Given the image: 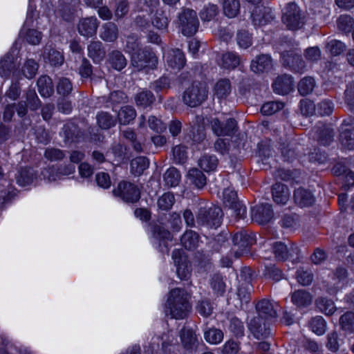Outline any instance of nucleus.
<instances>
[{
	"label": "nucleus",
	"instance_id": "nucleus-1",
	"mask_svg": "<svg viewBox=\"0 0 354 354\" xmlns=\"http://www.w3.org/2000/svg\"><path fill=\"white\" fill-rule=\"evenodd\" d=\"M189 299V297L185 290L178 288L172 289L166 303L167 313L176 319L186 318L192 309Z\"/></svg>",
	"mask_w": 354,
	"mask_h": 354
},
{
	"label": "nucleus",
	"instance_id": "nucleus-2",
	"mask_svg": "<svg viewBox=\"0 0 354 354\" xmlns=\"http://www.w3.org/2000/svg\"><path fill=\"white\" fill-rule=\"evenodd\" d=\"M282 21L289 30H296L305 24L306 15L295 2H290L284 8Z\"/></svg>",
	"mask_w": 354,
	"mask_h": 354
},
{
	"label": "nucleus",
	"instance_id": "nucleus-3",
	"mask_svg": "<svg viewBox=\"0 0 354 354\" xmlns=\"http://www.w3.org/2000/svg\"><path fill=\"white\" fill-rule=\"evenodd\" d=\"M208 89L205 83L194 82L183 93V102L190 107H196L206 100Z\"/></svg>",
	"mask_w": 354,
	"mask_h": 354
},
{
	"label": "nucleus",
	"instance_id": "nucleus-4",
	"mask_svg": "<svg viewBox=\"0 0 354 354\" xmlns=\"http://www.w3.org/2000/svg\"><path fill=\"white\" fill-rule=\"evenodd\" d=\"M222 209L218 207H201L196 216V223L199 226L218 227L221 223Z\"/></svg>",
	"mask_w": 354,
	"mask_h": 354
},
{
	"label": "nucleus",
	"instance_id": "nucleus-5",
	"mask_svg": "<svg viewBox=\"0 0 354 354\" xmlns=\"http://www.w3.org/2000/svg\"><path fill=\"white\" fill-rule=\"evenodd\" d=\"M131 64L138 71L145 68H154L158 64V57L148 47H145L131 56Z\"/></svg>",
	"mask_w": 354,
	"mask_h": 354
},
{
	"label": "nucleus",
	"instance_id": "nucleus-6",
	"mask_svg": "<svg viewBox=\"0 0 354 354\" xmlns=\"http://www.w3.org/2000/svg\"><path fill=\"white\" fill-rule=\"evenodd\" d=\"M256 241L254 234L247 231H240L234 234L232 236L233 248L232 251L234 256L239 258L245 254H248L250 246Z\"/></svg>",
	"mask_w": 354,
	"mask_h": 354
},
{
	"label": "nucleus",
	"instance_id": "nucleus-7",
	"mask_svg": "<svg viewBox=\"0 0 354 354\" xmlns=\"http://www.w3.org/2000/svg\"><path fill=\"white\" fill-rule=\"evenodd\" d=\"M179 24L182 33L190 37L198 30L199 21L196 11L185 8L178 15Z\"/></svg>",
	"mask_w": 354,
	"mask_h": 354
},
{
	"label": "nucleus",
	"instance_id": "nucleus-8",
	"mask_svg": "<svg viewBox=\"0 0 354 354\" xmlns=\"http://www.w3.org/2000/svg\"><path fill=\"white\" fill-rule=\"evenodd\" d=\"M113 193L115 196L128 203H136L140 197V192L137 186L128 181L119 183L117 188L113 190Z\"/></svg>",
	"mask_w": 354,
	"mask_h": 354
},
{
	"label": "nucleus",
	"instance_id": "nucleus-9",
	"mask_svg": "<svg viewBox=\"0 0 354 354\" xmlns=\"http://www.w3.org/2000/svg\"><path fill=\"white\" fill-rule=\"evenodd\" d=\"M283 64L288 67L290 70L302 73L306 68V63L303 60L299 52L296 49L289 50L284 49L281 53Z\"/></svg>",
	"mask_w": 354,
	"mask_h": 354
},
{
	"label": "nucleus",
	"instance_id": "nucleus-10",
	"mask_svg": "<svg viewBox=\"0 0 354 354\" xmlns=\"http://www.w3.org/2000/svg\"><path fill=\"white\" fill-rule=\"evenodd\" d=\"M223 203L239 218H242L246 213L245 207L238 201L236 192L231 189L223 191Z\"/></svg>",
	"mask_w": 354,
	"mask_h": 354
},
{
	"label": "nucleus",
	"instance_id": "nucleus-11",
	"mask_svg": "<svg viewBox=\"0 0 354 354\" xmlns=\"http://www.w3.org/2000/svg\"><path fill=\"white\" fill-rule=\"evenodd\" d=\"M313 137L323 145H329L334 140L333 128L328 124L318 122L312 130Z\"/></svg>",
	"mask_w": 354,
	"mask_h": 354
},
{
	"label": "nucleus",
	"instance_id": "nucleus-12",
	"mask_svg": "<svg viewBox=\"0 0 354 354\" xmlns=\"http://www.w3.org/2000/svg\"><path fill=\"white\" fill-rule=\"evenodd\" d=\"M211 127L213 132L218 136H232L236 131L237 123L233 118H229L223 123L217 118L211 120Z\"/></svg>",
	"mask_w": 354,
	"mask_h": 354
},
{
	"label": "nucleus",
	"instance_id": "nucleus-13",
	"mask_svg": "<svg viewBox=\"0 0 354 354\" xmlns=\"http://www.w3.org/2000/svg\"><path fill=\"white\" fill-rule=\"evenodd\" d=\"M268 320L261 317H254L249 324V329L257 339H266L272 334Z\"/></svg>",
	"mask_w": 354,
	"mask_h": 354
},
{
	"label": "nucleus",
	"instance_id": "nucleus-14",
	"mask_svg": "<svg viewBox=\"0 0 354 354\" xmlns=\"http://www.w3.org/2000/svg\"><path fill=\"white\" fill-rule=\"evenodd\" d=\"M172 259L176 267V272L180 279H186L190 273V266L184 251L176 249L172 252Z\"/></svg>",
	"mask_w": 354,
	"mask_h": 354
},
{
	"label": "nucleus",
	"instance_id": "nucleus-15",
	"mask_svg": "<svg viewBox=\"0 0 354 354\" xmlns=\"http://www.w3.org/2000/svg\"><path fill=\"white\" fill-rule=\"evenodd\" d=\"M273 215L272 205L268 203L257 205L251 209L252 219L261 225L268 223Z\"/></svg>",
	"mask_w": 354,
	"mask_h": 354
},
{
	"label": "nucleus",
	"instance_id": "nucleus-16",
	"mask_svg": "<svg viewBox=\"0 0 354 354\" xmlns=\"http://www.w3.org/2000/svg\"><path fill=\"white\" fill-rule=\"evenodd\" d=\"M251 18L254 26H262L271 22L274 17L270 8L257 6L252 11Z\"/></svg>",
	"mask_w": 354,
	"mask_h": 354
},
{
	"label": "nucleus",
	"instance_id": "nucleus-17",
	"mask_svg": "<svg viewBox=\"0 0 354 354\" xmlns=\"http://www.w3.org/2000/svg\"><path fill=\"white\" fill-rule=\"evenodd\" d=\"M99 24L95 17L82 18L77 24V31L83 37H91L96 34Z\"/></svg>",
	"mask_w": 354,
	"mask_h": 354
},
{
	"label": "nucleus",
	"instance_id": "nucleus-18",
	"mask_svg": "<svg viewBox=\"0 0 354 354\" xmlns=\"http://www.w3.org/2000/svg\"><path fill=\"white\" fill-rule=\"evenodd\" d=\"M339 141L344 149L354 150V122H343L340 127Z\"/></svg>",
	"mask_w": 354,
	"mask_h": 354
},
{
	"label": "nucleus",
	"instance_id": "nucleus-19",
	"mask_svg": "<svg viewBox=\"0 0 354 354\" xmlns=\"http://www.w3.org/2000/svg\"><path fill=\"white\" fill-rule=\"evenodd\" d=\"M277 305H274L269 300L262 299L256 306L258 312L257 317H261L266 320L275 319L277 316Z\"/></svg>",
	"mask_w": 354,
	"mask_h": 354
},
{
	"label": "nucleus",
	"instance_id": "nucleus-20",
	"mask_svg": "<svg viewBox=\"0 0 354 354\" xmlns=\"http://www.w3.org/2000/svg\"><path fill=\"white\" fill-rule=\"evenodd\" d=\"M272 67V59L268 55L257 56L252 60L250 69L255 73H261L269 71Z\"/></svg>",
	"mask_w": 354,
	"mask_h": 354
},
{
	"label": "nucleus",
	"instance_id": "nucleus-21",
	"mask_svg": "<svg viewBox=\"0 0 354 354\" xmlns=\"http://www.w3.org/2000/svg\"><path fill=\"white\" fill-rule=\"evenodd\" d=\"M166 63L168 67L173 70L181 69L185 64V58L183 53L179 49L171 50L167 57Z\"/></svg>",
	"mask_w": 354,
	"mask_h": 354
},
{
	"label": "nucleus",
	"instance_id": "nucleus-22",
	"mask_svg": "<svg viewBox=\"0 0 354 354\" xmlns=\"http://www.w3.org/2000/svg\"><path fill=\"white\" fill-rule=\"evenodd\" d=\"M293 80L290 75L278 77L272 84L274 91L279 95H286L292 90Z\"/></svg>",
	"mask_w": 354,
	"mask_h": 354
},
{
	"label": "nucleus",
	"instance_id": "nucleus-23",
	"mask_svg": "<svg viewBox=\"0 0 354 354\" xmlns=\"http://www.w3.org/2000/svg\"><path fill=\"white\" fill-rule=\"evenodd\" d=\"M272 193L273 200L277 204H286L290 197L288 187L279 183H277L272 186Z\"/></svg>",
	"mask_w": 354,
	"mask_h": 354
},
{
	"label": "nucleus",
	"instance_id": "nucleus-24",
	"mask_svg": "<svg viewBox=\"0 0 354 354\" xmlns=\"http://www.w3.org/2000/svg\"><path fill=\"white\" fill-rule=\"evenodd\" d=\"M88 56L94 63H100L105 57L106 51L103 44L100 41H91L87 47Z\"/></svg>",
	"mask_w": 354,
	"mask_h": 354
},
{
	"label": "nucleus",
	"instance_id": "nucleus-25",
	"mask_svg": "<svg viewBox=\"0 0 354 354\" xmlns=\"http://www.w3.org/2000/svg\"><path fill=\"white\" fill-rule=\"evenodd\" d=\"M294 201L300 207H308L315 201L313 194L308 189L299 187L295 190Z\"/></svg>",
	"mask_w": 354,
	"mask_h": 354
},
{
	"label": "nucleus",
	"instance_id": "nucleus-26",
	"mask_svg": "<svg viewBox=\"0 0 354 354\" xmlns=\"http://www.w3.org/2000/svg\"><path fill=\"white\" fill-rule=\"evenodd\" d=\"M119 30L113 22H106L101 28L100 37L104 41L113 42L118 37Z\"/></svg>",
	"mask_w": 354,
	"mask_h": 354
},
{
	"label": "nucleus",
	"instance_id": "nucleus-27",
	"mask_svg": "<svg viewBox=\"0 0 354 354\" xmlns=\"http://www.w3.org/2000/svg\"><path fill=\"white\" fill-rule=\"evenodd\" d=\"M180 337L182 344L187 349H193L198 344L197 337L190 328H183L180 332Z\"/></svg>",
	"mask_w": 354,
	"mask_h": 354
},
{
	"label": "nucleus",
	"instance_id": "nucleus-28",
	"mask_svg": "<svg viewBox=\"0 0 354 354\" xmlns=\"http://www.w3.org/2000/svg\"><path fill=\"white\" fill-rule=\"evenodd\" d=\"M61 133L64 137V142L66 144L77 142L81 136L78 127L73 123L64 124Z\"/></svg>",
	"mask_w": 354,
	"mask_h": 354
},
{
	"label": "nucleus",
	"instance_id": "nucleus-29",
	"mask_svg": "<svg viewBox=\"0 0 354 354\" xmlns=\"http://www.w3.org/2000/svg\"><path fill=\"white\" fill-rule=\"evenodd\" d=\"M312 299V295L304 290L295 291L291 296L292 302L298 307L309 306Z\"/></svg>",
	"mask_w": 354,
	"mask_h": 354
},
{
	"label": "nucleus",
	"instance_id": "nucleus-30",
	"mask_svg": "<svg viewBox=\"0 0 354 354\" xmlns=\"http://www.w3.org/2000/svg\"><path fill=\"white\" fill-rule=\"evenodd\" d=\"M222 6L224 15L228 18H234L240 13L239 0H223Z\"/></svg>",
	"mask_w": 354,
	"mask_h": 354
},
{
	"label": "nucleus",
	"instance_id": "nucleus-31",
	"mask_svg": "<svg viewBox=\"0 0 354 354\" xmlns=\"http://www.w3.org/2000/svg\"><path fill=\"white\" fill-rule=\"evenodd\" d=\"M232 87L229 80L221 79L214 86V95L218 99L225 98L231 93Z\"/></svg>",
	"mask_w": 354,
	"mask_h": 354
},
{
	"label": "nucleus",
	"instance_id": "nucleus-32",
	"mask_svg": "<svg viewBox=\"0 0 354 354\" xmlns=\"http://www.w3.org/2000/svg\"><path fill=\"white\" fill-rule=\"evenodd\" d=\"M37 86L40 95L48 97L54 93L52 80L47 75L41 76L37 80Z\"/></svg>",
	"mask_w": 354,
	"mask_h": 354
},
{
	"label": "nucleus",
	"instance_id": "nucleus-33",
	"mask_svg": "<svg viewBox=\"0 0 354 354\" xmlns=\"http://www.w3.org/2000/svg\"><path fill=\"white\" fill-rule=\"evenodd\" d=\"M108 62L111 66L117 71H121L127 64V59L119 50H113L109 53Z\"/></svg>",
	"mask_w": 354,
	"mask_h": 354
},
{
	"label": "nucleus",
	"instance_id": "nucleus-34",
	"mask_svg": "<svg viewBox=\"0 0 354 354\" xmlns=\"http://www.w3.org/2000/svg\"><path fill=\"white\" fill-rule=\"evenodd\" d=\"M151 17V22L154 27L159 30H165L169 24V19L162 10V8H157Z\"/></svg>",
	"mask_w": 354,
	"mask_h": 354
},
{
	"label": "nucleus",
	"instance_id": "nucleus-35",
	"mask_svg": "<svg viewBox=\"0 0 354 354\" xmlns=\"http://www.w3.org/2000/svg\"><path fill=\"white\" fill-rule=\"evenodd\" d=\"M182 245L187 250H194L198 247L199 238L193 230L186 231L180 239Z\"/></svg>",
	"mask_w": 354,
	"mask_h": 354
},
{
	"label": "nucleus",
	"instance_id": "nucleus-36",
	"mask_svg": "<svg viewBox=\"0 0 354 354\" xmlns=\"http://www.w3.org/2000/svg\"><path fill=\"white\" fill-rule=\"evenodd\" d=\"M149 165V160L143 156L133 158L130 163L131 171L135 176L141 175Z\"/></svg>",
	"mask_w": 354,
	"mask_h": 354
},
{
	"label": "nucleus",
	"instance_id": "nucleus-37",
	"mask_svg": "<svg viewBox=\"0 0 354 354\" xmlns=\"http://www.w3.org/2000/svg\"><path fill=\"white\" fill-rule=\"evenodd\" d=\"M35 178V172L32 168H23L17 176V183L22 187L30 185Z\"/></svg>",
	"mask_w": 354,
	"mask_h": 354
},
{
	"label": "nucleus",
	"instance_id": "nucleus-38",
	"mask_svg": "<svg viewBox=\"0 0 354 354\" xmlns=\"http://www.w3.org/2000/svg\"><path fill=\"white\" fill-rule=\"evenodd\" d=\"M163 180L168 187H176L180 183V174L175 167H170L164 174Z\"/></svg>",
	"mask_w": 354,
	"mask_h": 354
},
{
	"label": "nucleus",
	"instance_id": "nucleus-39",
	"mask_svg": "<svg viewBox=\"0 0 354 354\" xmlns=\"http://www.w3.org/2000/svg\"><path fill=\"white\" fill-rule=\"evenodd\" d=\"M44 58L46 62L50 63L52 66H60L64 62L62 54L53 48L46 49Z\"/></svg>",
	"mask_w": 354,
	"mask_h": 354
},
{
	"label": "nucleus",
	"instance_id": "nucleus-40",
	"mask_svg": "<svg viewBox=\"0 0 354 354\" xmlns=\"http://www.w3.org/2000/svg\"><path fill=\"white\" fill-rule=\"evenodd\" d=\"M136 116V110L131 106L122 107L118 112V120L122 124H128L135 119Z\"/></svg>",
	"mask_w": 354,
	"mask_h": 354
},
{
	"label": "nucleus",
	"instance_id": "nucleus-41",
	"mask_svg": "<svg viewBox=\"0 0 354 354\" xmlns=\"http://www.w3.org/2000/svg\"><path fill=\"white\" fill-rule=\"evenodd\" d=\"M218 159L214 155L205 154L198 160V165L204 171H214L218 165Z\"/></svg>",
	"mask_w": 354,
	"mask_h": 354
},
{
	"label": "nucleus",
	"instance_id": "nucleus-42",
	"mask_svg": "<svg viewBox=\"0 0 354 354\" xmlns=\"http://www.w3.org/2000/svg\"><path fill=\"white\" fill-rule=\"evenodd\" d=\"M241 58L234 52H227L222 56V66L227 69H233L240 64Z\"/></svg>",
	"mask_w": 354,
	"mask_h": 354
},
{
	"label": "nucleus",
	"instance_id": "nucleus-43",
	"mask_svg": "<svg viewBox=\"0 0 354 354\" xmlns=\"http://www.w3.org/2000/svg\"><path fill=\"white\" fill-rule=\"evenodd\" d=\"M187 176L190 181L198 189L203 188L206 185L205 176L198 169H189Z\"/></svg>",
	"mask_w": 354,
	"mask_h": 354
},
{
	"label": "nucleus",
	"instance_id": "nucleus-44",
	"mask_svg": "<svg viewBox=\"0 0 354 354\" xmlns=\"http://www.w3.org/2000/svg\"><path fill=\"white\" fill-rule=\"evenodd\" d=\"M155 100L153 94L149 91H142L135 96V101L137 106L147 107L150 106Z\"/></svg>",
	"mask_w": 354,
	"mask_h": 354
},
{
	"label": "nucleus",
	"instance_id": "nucleus-45",
	"mask_svg": "<svg viewBox=\"0 0 354 354\" xmlns=\"http://www.w3.org/2000/svg\"><path fill=\"white\" fill-rule=\"evenodd\" d=\"M204 338L209 344H217L223 339V333L216 328H210L204 332Z\"/></svg>",
	"mask_w": 354,
	"mask_h": 354
},
{
	"label": "nucleus",
	"instance_id": "nucleus-46",
	"mask_svg": "<svg viewBox=\"0 0 354 354\" xmlns=\"http://www.w3.org/2000/svg\"><path fill=\"white\" fill-rule=\"evenodd\" d=\"M309 326L313 333L322 335L326 330V322L322 317L316 316L311 319Z\"/></svg>",
	"mask_w": 354,
	"mask_h": 354
},
{
	"label": "nucleus",
	"instance_id": "nucleus-47",
	"mask_svg": "<svg viewBox=\"0 0 354 354\" xmlns=\"http://www.w3.org/2000/svg\"><path fill=\"white\" fill-rule=\"evenodd\" d=\"M139 37L135 35H130L127 37L124 50L126 53L132 55L141 50Z\"/></svg>",
	"mask_w": 354,
	"mask_h": 354
},
{
	"label": "nucleus",
	"instance_id": "nucleus-48",
	"mask_svg": "<svg viewBox=\"0 0 354 354\" xmlns=\"http://www.w3.org/2000/svg\"><path fill=\"white\" fill-rule=\"evenodd\" d=\"M315 86V81L312 77H305L298 84V91L301 95L310 93Z\"/></svg>",
	"mask_w": 354,
	"mask_h": 354
},
{
	"label": "nucleus",
	"instance_id": "nucleus-49",
	"mask_svg": "<svg viewBox=\"0 0 354 354\" xmlns=\"http://www.w3.org/2000/svg\"><path fill=\"white\" fill-rule=\"evenodd\" d=\"M210 286L214 293L218 295H222L225 291V283L223 278L218 274L212 276L210 280Z\"/></svg>",
	"mask_w": 354,
	"mask_h": 354
},
{
	"label": "nucleus",
	"instance_id": "nucleus-50",
	"mask_svg": "<svg viewBox=\"0 0 354 354\" xmlns=\"http://www.w3.org/2000/svg\"><path fill=\"white\" fill-rule=\"evenodd\" d=\"M38 70L37 63L32 59H28L22 66L21 73L28 79L33 78Z\"/></svg>",
	"mask_w": 354,
	"mask_h": 354
},
{
	"label": "nucleus",
	"instance_id": "nucleus-51",
	"mask_svg": "<svg viewBox=\"0 0 354 354\" xmlns=\"http://www.w3.org/2000/svg\"><path fill=\"white\" fill-rule=\"evenodd\" d=\"M275 259L278 261H285L288 259V248L282 242H276L272 246Z\"/></svg>",
	"mask_w": 354,
	"mask_h": 354
},
{
	"label": "nucleus",
	"instance_id": "nucleus-52",
	"mask_svg": "<svg viewBox=\"0 0 354 354\" xmlns=\"http://www.w3.org/2000/svg\"><path fill=\"white\" fill-rule=\"evenodd\" d=\"M97 124L100 128L108 129L115 124V119L106 112H101L97 115Z\"/></svg>",
	"mask_w": 354,
	"mask_h": 354
},
{
	"label": "nucleus",
	"instance_id": "nucleus-53",
	"mask_svg": "<svg viewBox=\"0 0 354 354\" xmlns=\"http://www.w3.org/2000/svg\"><path fill=\"white\" fill-rule=\"evenodd\" d=\"M218 8L216 5L208 4L204 6L200 12L201 19L204 21L212 20L218 14Z\"/></svg>",
	"mask_w": 354,
	"mask_h": 354
},
{
	"label": "nucleus",
	"instance_id": "nucleus-54",
	"mask_svg": "<svg viewBox=\"0 0 354 354\" xmlns=\"http://www.w3.org/2000/svg\"><path fill=\"white\" fill-rule=\"evenodd\" d=\"M73 91V85L71 80L67 77H60L57 84V92L62 96L68 95Z\"/></svg>",
	"mask_w": 354,
	"mask_h": 354
},
{
	"label": "nucleus",
	"instance_id": "nucleus-55",
	"mask_svg": "<svg viewBox=\"0 0 354 354\" xmlns=\"http://www.w3.org/2000/svg\"><path fill=\"white\" fill-rule=\"evenodd\" d=\"M319 309L326 315H332L336 309L334 302L326 298H319L317 301Z\"/></svg>",
	"mask_w": 354,
	"mask_h": 354
},
{
	"label": "nucleus",
	"instance_id": "nucleus-56",
	"mask_svg": "<svg viewBox=\"0 0 354 354\" xmlns=\"http://www.w3.org/2000/svg\"><path fill=\"white\" fill-rule=\"evenodd\" d=\"M175 202V198L173 194L170 192L165 193L158 200V207L164 211H167L171 208Z\"/></svg>",
	"mask_w": 354,
	"mask_h": 354
},
{
	"label": "nucleus",
	"instance_id": "nucleus-57",
	"mask_svg": "<svg viewBox=\"0 0 354 354\" xmlns=\"http://www.w3.org/2000/svg\"><path fill=\"white\" fill-rule=\"evenodd\" d=\"M339 324L344 330L354 331V313L347 312L341 316Z\"/></svg>",
	"mask_w": 354,
	"mask_h": 354
},
{
	"label": "nucleus",
	"instance_id": "nucleus-58",
	"mask_svg": "<svg viewBox=\"0 0 354 354\" xmlns=\"http://www.w3.org/2000/svg\"><path fill=\"white\" fill-rule=\"evenodd\" d=\"M263 276L266 279L278 281L282 278V272L274 265L270 264L265 266Z\"/></svg>",
	"mask_w": 354,
	"mask_h": 354
},
{
	"label": "nucleus",
	"instance_id": "nucleus-59",
	"mask_svg": "<svg viewBox=\"0 0 354 354\" xmlns=\"http://www.w3.org/2000/svg\"><path fill=\"white\" fill-rule=\"evenodd\" d=\"M14 64L10 56L3 57L0 61V76L8 78L14 68Z\"/></svg>",
	"mask_w": 354,
	"mask_h": 354
},
{
	"label": "nucleus",
	"instance_id": "nucleus-60",
	"mask_svg": "<svg viewBox=\"0 0 354 354\" xmlns=\"http://www.w3.org/2000/svg\"><path fill=\"white\" fill-rule=\"evenodd\" d=\"M197 313L204 317H207L212 315L213 306L212 303L207 299H202L198 301L196 306Z\"/></svg>",
	"mask_w": 354,
	"mask_h": 354
},
{
	"label": "nucleus",
	"instance_id": "nucleus-61",
	"mask_svg": "<svg viewBox=\"0 0 354 354\" xmlns=\"http://www.w3.org/2000/svg\"><path fill=\"white\" fill-rule=\"evenodd\" d=\"M126 148L120 143L114 144L107 151L106 155H112L114 160L118 162H121L125 157Z\"/></svg>",
	"mask_w": 354,
	"mask_h": 354
},
{
	"label": "nucleus",
	"instance_id": "nucleus-62",
	"mask_svg": "<svg viewBox=\"0 0 354 354\" xmlns=\"http://www.w3.org/2000/svg\"><path fill=\"white\" fill-rule=\"evenodd\" d=\"M65 152L59 149L48 147L44 152V157L49 161H59L65 157Z\"/></svg>",
	"mask_w": 354,
	"mask_h": 354
},
{
	"label": "nucleus",
	"instance_id": "nucleus-63",
	"mask_svg": "<svg viewBox=\"0 0 354 354\" xmlns=\"http://www.w3.org/2000/svg\"><path fill=\"white\" fill-rule=\"evenodd\" d=\"M337 23L338 28L346 32H350L354 27V19L349 15H341Z\"/></svg>",
	"mask_w": 354,
	"mask_h": 354
},
{
	"label": "nucleus",
	"instance_id": "nucleus-64",
	"mask_svg": "<svg viewBox=\"0 0 354 354\" xmlns=\"http://www.w3.org/2000/svg\"><path fill=\"white\" fill-rule=\"evenodd\" d=\"M174 160L176 164H183L187 159L186 147L183 145H176L173 148Z\"/></svg>",
	"mask_w": 354,
	"mask_h": 354
}]
</instances>
